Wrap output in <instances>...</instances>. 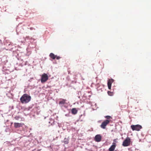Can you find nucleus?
<instances>
[{"label": "nucleus", "mask_w": 151, "mask_h": 151, "mask_svg": "<svg viewBox=\"0 0 151 151\" xmlns=\"http://www.w3.org/2000/svg\"><path fill=\"white\" fill-rule=\"evenodd\" d=\"M115 139H114V142L115 141Z\"/></svg>", "instance_id": "nucleus-17"}, {"label": "nucleus", "mask_w": 151, "mask_h": 151, "mask_svg": "<svg viewBox=\"0 0 151 151\" xmlns=\"http://www.w3.org/2000/svg\"><path fill=\"white\" fill-rule=\"evenodd\" d=\"M131 127L133 131H139L142 128V126L139 124L132 125L131 126Z\"/></svg>", "instance_id": "nucleus-2"}, {"label": "nucleus", "mask_w": 151, "mask_h": 151, "mask_svg": "<svg viewBox=\"0 0 151 151\" xmlns=\"http://www.w3.org/2000/svg\"><path fill=\"white\" fill-rule=\"evenodd\" d=\"M130 138L129 137H127L123 141L122 145L124 147L129 146L130 145Z\"/></svg>", "instance_id": "nucleus-3"}, {"label": "nucleus", "mask_w": 151, "mask_h": 151, "mask_svg": "<svg viewBox=\"0 0 151 151\" xmlns=\"http://www.w3.org/2000/svg\"><path fill=\"white\" fill-rule=\"evenodd\" d=\"M66 100L63 99L62 100L60 101L59 104L60 105H63L65 104Z\"/></svg>", "instance_id": "nucleus-10"}, {"label": "nucleus", "mask_w": 151, "mask_h": 151, "mask_svg": "<svg viewBox=\"0 0 151 151\" xmlns=\"http://www.w3.org/2000/svg\"><path fill=\"white\" fill-rule=\"evenodd\" d=\"M14 127L15 128H18L22 127L24 125V124L21 123H14Z\"/></svg>", "instance_id": "nucleus-8"}, {"label": "nucleus", "mask_w": 151, "mask_h": 151, "mask_svg": "<svg viewBox=\"0 0 151 151\" xmlns=\"http://www.w3.org/2000/svg\"><path fill=\"white\" fill-rule=\"evenodd\" d=\"M114 81V80L112 79H111L108 80V81L107 85L108 88L111 89L112 83Z\"/></svg>", "instance_id": "nucleus-6"}, {"label": "nucleus", "mask_w": 151, "mask_h": 151, "mask_svg": "<svg viewBox=\"0 0 151 151\" xmlns=\"http://www.w3.org/2000/svg\"><path fill=\"white\" fill-rule=\"evenodd\" d=\"M116 146V144L115 143H113L112 145L109 149V151H114L115 149Z\"/></svg>", "instance_id": "nucleus-9"}, {"label": "nucleus", "mask_w": 151, "mask_h": 151, "mask_svg": "<svg viewBox=\"0 0 151 151\" xmlns=\"http://www.w3.org/2000/svg\"><path fill=\"white\" fill-rule=\"evenodd\" d=\"M105 117L107 119V120H108L109 119L111 118V117L109 116H105Z\"/></svg>", "instance_id": "nucleus-14"}, {"label": "nucleus", "mask_w": 151, "mask_h": 151, "mask_svg": "<svg viewBox=\"0 0 151 151\" xmlns=\"http://www.w3.org/2000/svg\"><path fill=\"white\" fill-rule=\"evenodd\" d=\"M16 117H15V119H16Z\"/></svg>", "instance_id": "nucleus-18"}, {"label": "nucleus", "mask_w": 151, "mask_h": 151, "mask_svg": "<svg viewBox=\"0 0 151 151\" xmlns=\"http://www.w3.org/2000/svg\"><path fill=\"white\" fill-rule=\"evenodd\" d=\"M110 121L109 120H106L104 121L100 125L101 127L103 129L106 128V127L109 123Z\"/></svg>", "instance_id": "nucleus-5"}, {"label": "nucleus", "mask_w": 151, "mask_h": 151, "mask_svg": "<svg viewBox=\"0 0 151 151\" xmlns=\"http://www.w3.org/2000/svg\"><path fill=\"white\" fill-rule=\"evenodd\" d=\"M108 95L110 96H112V93L110 91H108Z\"/></svg>", "instance_id": "nucleus-15"}, {"label": "nucleus", "mask_w": 151, "mask_h": 151, "mask_svg": "<svg viewBox=\"0 0 151 151\" xmlns=\"http://www.w3.org/2000/svg\"><path fill=\"white\" fill-rule=\"evenodd\" d=\"M64 142L65 144H67L68 143V140L66 138H65L64 140Z\"/></svg>", "instance_id": "nucleus-13"}, {"label": "nucleus", "mask_w": 151, "mask_h": 151, "mask_svg": "<svg viewBox=\"0 0 151 151\" xmlns=\"http://www.w3.org/2000/svg\"><path fill=\"white\" fill-rule=\"evenodd\" d=\"M77 110L76 108H73L71 110V113L73 114H75L77 113Z\"/></svg>", "instance_id": "nucleus-11"}, {"label": "nucleus", "mask_w": 151, "mask_h": 151, "mask_svg": "<svg viewBox=\"0 0 151 151\" xmlns=\"http://www.w3.org/2000/svg\"><path fill=\"white\" fill-rule=\"evenodd\" d=\"M50 57L53 59H55L56 57V55H55L53 53H51L50 54Z\"/></svg>", "instance_id": "nucleus-12"}, {"label": "nucleus", "mask_w": 151, "mask_h": 151, "mask_svg": "<svg viewBox=\"0 0 151 151\" xmlns=\"http://www.w3.org/2000/svg\"><path fill=\"white\" fill-rule=\"evenodd\" d=\"M101 137L100 134L96 135L95 137L94 140L97 142H99L101 141Z\"/></svg>", "instance_id": "nucleus-7"}, {"label": "nucleus", "mask_w": 151, "mask_h": 151, "mask_svg": "<svg viewBox=\"0 0 151 151\" xmlns=\"http://www.w3.org/2000/svg\"><path fill=\"white\" fill-rule=\"evenodd\" d=\"M31 99V97L28 94H23L20 98V101L22 104H26L28 103Z\"/></svg>", "instance_id": "nucleus-1"}, {"label": "nucleus", "mask_w": 151, "mask_h": 151, "mask_svg": "<svg viewBox=\"0 0 151 151\" xmlns=\"http://www.w3.org/2000/svg\"><path fill=\"white\" fill-rule=\"evenodd\" d=\"M57 60H59L60 58V57L59 56H57L56 57Z\"/></svg>", "instance_id": "nucleus-16"}, {"label": "nucleus", "mask_w": 151, "mask_h": 151, "mask_svg": "<svg viewBox=\"0 0 151 151\" xmlns=\"http://www.w3.org/2000/svg\"><path fill=\"white\" fill-rule=\"evenodd\" d=\"M48 79V77L47 75L45 73L43 74L41 76V81L42 83L46 82Z\"/></svg>", "instance_id": "nucleus-4"}]
</instances>
